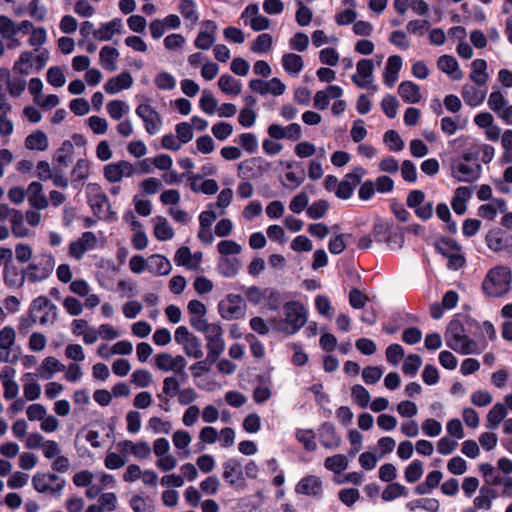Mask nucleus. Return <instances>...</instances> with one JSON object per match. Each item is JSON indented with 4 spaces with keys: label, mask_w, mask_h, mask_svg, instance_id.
Here are the masks:
<instances>
[{
    "label": "nucleus",
    "mask_w": 512,
    "mask_h": 512,
    "mask_svg": "<svg viewBox=\"0 0 512 512\" xmlns=\"http://www.w3.org/2000/svg\"><path fill=\"white\" fill-rule=\"evenodd\" d=\"M175 131L177 138L181 144H187L193 139V125L188 122H180L176 124Z\"/></svg>",
    "instance_id": "e2e57ef3"
},
{
    "label": "nucleus",
    "mask_w": 512,
    "mask_h": 512,
    "mask_svg": "<svg viewBox=\"0 0 512 512\" xmlns=\"http://www.w3.org/2000/svg\"><path fill=\"white\" fill-rule=\"evenodd\" d=\"M470 79L478 86H483L489 79L487 62L484 59H475L471 63Z\"/></svg>",
    "instance_id": "473e14b6"
},
{
    "label": "nucleus",
    "mask_w": 512,
    "mask_h": 512,
    "mask_svg": "<svg viewBox=\"0 0 512 512\" xmlns=\"http://www.w3.org/2000/svg\"><path fill=\"white\" fill-rule=\"evenodd\" d=\"M273 44V37L269 33H262L256 37L252 42L251 50L254 53H266L268 52Z\"/></svg>",
    "instance_id": "8fccbe9b"
},
{
    "label": "nucleus",
    "mask_w": 512,
    "mask_h": 512,
    "mask_svg": "<svg viewBox=\"0 0 512 512\" xmlns=\"http://www.w3.org/2000/svg\"><path fill=\"white\" fill-rule=\"evenodd\" d=\"M298 8L295 14L296 22L299 26L305 27L308 26L313 18L312 10L304 5L301 0H296Z\"/></svg>",
    "instance_id": "5fc2aeb1"
},
{
    "label": "nucleus",
    "mask_w": 512,
    "mask_h": 512,
    "mask_svg": "<svg viewBox=\"0 0 512 512\" xmlns=\"http://www.w3.org/2000/svg\"><path fill=\"white\" fill-rule=\"evenodd\" d=\"M190 189L194 193H203L205 195H214L219 190V185L214 179H205L200 185H197L196 182L191 181Z\"/></svg>",
    "instance_id": "3c124183"
},
{
    "label": "nucleus",
    "mask_w": 512,
    "mask_h": 512,
    "mask_svg": "<svg viewBox=\"0 0 512 512\" xmlns=\"http://www.w3.org/2000/svg\"><path fill=\"white\" fill-rule=\"evenodd\" d=\"M46 80L51 86L55 88L64 86L66 82L65 75L59 66H51L47 70Z\"/></svg>",
    "instance_id": "6e6d98bb"
},
{
    "label": "nucleus",
    "mask_w": 512,
    "mask_h": 512,
    "mask_svg": "<svg viewBox=\"0 0 512 512\" xmlns=\"http://www.w3.org/2000/svg\"><path fill=\"white\" fill-rule=\"evenodd\" d=\"M512 272L508 266L491 268L482 281V291L489 298H501L511 290Z\"/></svg>",
    "instance_id": "f257e3e1"
},
{
    "label": "nucleus",
    "mask_w": 512,
    "mask_h": 512,
    "mask_svg": "<svg viewBox=\"0 0 512 512\" xmlns=\"http://www.w3.org/2000/svg\"><path fill=\"white\" fill-rule=\"evenodd\" d=\"M329 202L325 199L314 201L306 209V214L310 219L318 220L323 218L329 210Z\"/></svg>",
    "instance_id": "79ce46f5"
},
{
    "label": "nucleus",
    "mask_w": 512,
    "mask_h": 512,
    "mask_svg": "<svg viewBox=\"0 0 512 512\" xmlns=\"http://www.w3.org/2000/svg\"><path fill=\"white\" fill-rule=\"evenodd\" d=\"M31 68L32 52L25 51L20 55L18 61L15 62L13 67V76L10 78V83L8 84L7 90L12 96H20L26 86L28 87L29 92L32 93V80L27 85L24 78L25 75L30 73Z\"/></svg>",
    "instance_id": "7ed1b4c3"
},
{
    "label": "nucleus",
    "mask_w": 512,
    "mask_h": 512,
    "mask_svg": "<svg viewBox=\"0 0 512 512\" xmlns=\"http://www.w3.org/2000/svg\"><path fill=\"white\" fill-rule=\"evenodd\" d=\"M55 267V258L51 254L34 256V282L47 279Z\"/></svg>",
    "instance_id": "f3484780"
},
{
    "label": "nucleus",
    "mask_w": 512,
    "mask_h": 512,
    "mask_svg": "<svg viewBox=\"0 0 512 512\" xmlns=\"http://www.w3.org/2000/svg\"><path fill=\"white\" fill-rule=\"evenodd\" d=\"M42 449L47 459H54L61 453L59 444L54 440H46L42 434L34 432V450Z\"/></svg>",
    "instance_id": "b1692460"
},
{
    "label": "nucleus",
    "mask_w": 512,
    "mask_h": 512,
    "mask_svg": "<svg viewBox=\"0 0 512 512\" xmlns=\"http://www.w3.org/2000/svg\"><path fill=\"white\" fill-rule=\"evenodd\" d=\"M383 370L379 366H367L362 371L363 381L367 385L376 384L382 377Z\"/></svg>",
    "instance_id": "774afa93"
},
{
    "label": "nucleus",
    "mask_w": 512,
    "mask_h": 512,
    "mask_svg": "<svg viewBox=\"0 0 512 512\" xmlns=\"http://www.w3.org/2000/svg\"><path fill=\"white\" fill-rule=\"evenodd\" d=\"M398 107L399 101L396 98V96L392 94L385 95V97L381 101V108L389 119H393L396 117Z\"/></svg>",
    "instance_id": "4d7b16f0"
},
{
    "label": "nucleus",
    "mask_w": 512,
    "mask_h": 512,
    "mask_svg": "<svg viewBox=\"0 0 512 512\" xmlns=\"http://www.w3.org/2000/svg\"><path fill=\"white\" fill-rule=\"evenodd\" d=\"M154 226V236L159 241H168L173 238L174 230L163 216H156Z\"/></svg>",
    "instance_id": "c9c22d12"
},
{
    "label": "nucleus",
    "mask_w": 512,
    "mask_h": 512,
    "mask_svg": "<svg viewBox=\"0 0 512 512\" xmlns=\"http://www.w3.org/2000/svg\"><path fill=\"white\" fill-rule=\"evenodd\" d=\"M423 472H424V469H423L422 461H420L418 459H414L405 468V471H404L405 480L408 483H415L422 477Z\"/></svg>",
    "instance_id": "a18cd8bd"
},
{
    "label": "nucleus",
    "mask_w": 512,
    "mask_h": 512,
    "mask_svg": "<svg viewBox=\"0 0 512 512\" xmlns=\"http://www.w3.org/2000/svg\"><path fill=\"white\" fill-rule=\"evenodd\" d=\"M106 108L112 119L120 120L127 111L128 106L124 101L115 99L108 102Z\"/></svg>",
    "instance_id": "680f3d73"
},
{
    "label": "nucleus",
    "mask_w": 512,
    "mask_h": 512,
    "mask_svg": "<svg viewBox=\"0 0 512 512\" xmlns=\"http://www.w3.org/2000/svg\"><path fill=\"white\" fill-rule=\"evenodd\" d=\"M87 203L90 206L93 215L97 219H101V213L104 206H107V220L116 218V213L110 209V203L107 195L103 192L102 187L98 183H89L86 188Z\"/></svg>",
    "instance_id": "423d86ee"
},
{
    "label": "nucleus",
    "mask_w": 512,
    "mask_h": 512,
    "mask_svg": "<svg viewBox=\"0 0 512 512\" xmlns=\"http://www.w3.org/2000/svg\"><path fill=\"white\" fill-rule=\"evenodd\" d=\"M217 24L213 20H204L202 22V29L199 31L194 45L201 50H208L216 40Z\"/></svg>",
    "instance_id": "2eb2a0df"
},
{
    "label": "nucleus",
    "mask_w": 512,
    "mask_h": 512,
    "mask_svg": "<svg viewBox=\"0 0 512 512\" xmlns=\"http://www.w3.org/2000/svg\"><path fill=\"white\" fill-rule=\"evenodd\" d=\"M218 102L211 91L204 90L199 100L200 109L208 114L213 115L216 112Z\"/></svg>",
    "instance_id": "09e8293b"
},
{
    "label": "nucleus",
    "mask_w": 512,
    "mask_h": 512,
    "mask_svg": "<svg viewBox=\"0 0 512 512\" xmlns=\"http://www.w3.org/2000/svg\"><path fill=\"white\" fill-rule=\"evenodd\" d=\"M295 492L305 496L321 498L323 495L322 480L316 475H306L296 484Z\"/></svg>",
    "instance_id": "4468645a"
},
{
    "label": "nucleus",
    "mask_w": 512,
    "mask_h": 512,
    "mask_svg": "<svg viewBox=\"0 0 512 512\" xmlns=\"http://www.w3.org/2000/svg\"><path fill=\"white\" fill-rule=\"evenodd\" d=\"M295 436L296 439L304 445L306 451L313 452L316 450L315 433L312 429H297Z\"/></svg>",
    "instance_id": "de8ad7c7"
},
{
    "label": "nucleus",
    "mask_w": 512,
    "mask_h": 512,
    "mask_svg": "<svg viewBox=\"0 0 512 512\" xmlns=\"http://www.w3.org/2000/svg\"><path fill=\"white\" fill-rule=\"evenodd\" d=\"M223 479L236 491H243L247 487L241 460L229 458L223 463Z\"/></svg>",
    "instance_id": "6e6552de"
},
{
    "label": "nucleus",
    "mask_w": 512,
    "mask_h": 512,
    "mask_svg": "<svg viewBox=\"0 0 512 512\" xmlns=\"http://www.w3.org/2000/svg\"><path fill=\"white\" fill-rule=\"evenodd\" d=\"M119 51L112 46H103L99 53L101 66L107 71H115L117 69L116 61L119 57Z\"/></svg>",
    "instance_id": "72a5a7b5"
},
{
    "label": "nucleus",
    "mask_w": 512,
    "mask_h": 512,
    "mask_svg": "<svg viewBox=\"0 0 512 512\" xmlns=\"http://www.w3.org/2000/svg\"><path fill=\"white\" fill-rule=\"evenodd\" d=\"M104 177L110 183L120 182L124 177V170L121 168L120 161L105 165Z\"/></svg>",
    "instance_id": "603ef678"
},
{
    "label": "nucleus",
    "mask_w": 512,
    "mask_h": 512,
    "mask_svg": "<svg viewBox=\"0 0 512 512\" xmlns=\"http://www.w3.org/2000/svg\"><path fill=\"white\" fill-rule=\"evenodd\" d=\"M438 68L444 73L448 74L454 81H459L463 78V72L459 67L457 59L452 55H442L438 59Z\"/></svg>",
    "instance_id": "5701e85b"
},
{
    "label": "nucleus",
    "mask_w": 512,
    "mask_h": 512,
    "mask_svg": "<svg viewBox=\"0 0 512 512\" xmlns=\"http://www.w3.org/2000/svg\"><path fill=\"white\" fill-rule=\"evenodd\" d=\"M464 313H457L454 315L452 320L448 323L445 331V339H450L453 343L459 342V340L466 335V324L463 319Z\"/></svg>",
    "instance_id": "412c9836"
},
{
    "label": "nucleus",
    "mask_w": 512,
    "mask_h": 512,
    "mask_svg": "<svg viewBox=\"0 0 512 512\" xmlns=\"http://www.w3.org/2000/svg\"><path fill=\"white\" fill-rule=\"evenodd\" d=\"M489 249L494 252L510 251L512 249V236L507 235L501 228H493L485 237Z\"/></svg>",
    "instance_id": "ddd939ff"
},
{
    "label": "nucleus",
    "mask_w": 512,
    "mask_h": 512,
    "mask_svg": "<svg viewBox=\"0 0 512 512\" xmlns=\"http://www.w3.org/2000/svg\"><path fill=\"white\" fill-rule=\"evenodd\" d=\"M65 484L66 481L62 478L60 482L55 485H51L42 473L34 474V490H37L40 493H50L51 495L59 496Z\"/></svg>",
    "instance_id": "393cba45"
},
{
    "label": "nucleus",
    "mask_w": 512,
    "mask_h": 512,
    "mask_svg": "<svg viewBox=\"0 0 512 512\" xmlns=\"http://www.w3.org/2000/svg\"><path fill=\"white\" fill-rule=\"evenodd\" d=\"M131 381L140 388L148 387L152 382V374L146 369H136L131 375Z\"/></svg>",
    "instance_id": "338daca9"
},
{
    "label": "nucleus",
    "mask_w": 512,
    "mask_h": 512,
    "mask_svg": "<svg viewBox=\"0 0 512 512\" xmlns=\"http://www.w3.org/2000/svg\"><path fill=\"white\" fill-rule=\"evenodd\" d=\"M135 112L144 122L145 129L149 135H155L160 130L162 124L161 116L151 105L140 104Z\"/></svg>",
    "instance_id": "f8f14e48"
},
{
    "label": "nucleus",
    "mask_w": 512,
    "mask_h": 512,
    "mask_svg": "<svg viewBox=\"0 0 512 512\" xmlns=\"http://www.w3.org/2000/svg\"><path fill=\"white\" fill-rule=\"evenodd\" d=\"M133 85V77L130 72L123 71L117 76L107 80L104 90L107 94L115 95L122 90L129 89Z\"/></svg>",
    "instance_id": "6ab92c4d"
},
{
    "label": "nucleus",
    "mask_w": 512,
    "mask_h": 512,
    "mask_svg": "<svg viewBox=\"0 0 512 512\" xmlns=\"http://www.w3.org/2000/svg\"><path fill=\"white\" fill-rule=\"evenodd\" d=\"M241 268V261L237 257H220L217 265L219 273L225 278L235 277Z\"/></svg>",
    "instance_id": "c756f323"
},
{
    "label": "nucleus",
    "mask_w": 512,
    "mask_h": 512,
    "mask_svg": "<svg viewBox=\"0 0 512 512\" xmlns=\"http://www.w3.org/2000/svg\"><path fill=\"white\" fill-rule=\"evenodd\" d=\"M239 143L249 154H254L258 151V138L254 133L246 132L240 134Z\"/></svg>",
    "instance_id": "13d9d810"
},
{
    "label": "nucleus",
    "mask_w": 512,
    "mask_h": 512,
    "mask_svg": "<svg viewBox=\"0 0 512 512\" xmlns=\"http://www.w3.org/2000/svg\"><path fill=\"white\" fill-rule=\"evenodd\" d=\"M472 190L467 186L456 188L451 200V207L457 215H464L467 211V200L471 197Z\"/></svg>",
    "instance_id": "bb28decb"
},
{
    "label": "nucleus",
    "mask_w": 512,
    "mask_h": 512,
    "mask_svg": "<svg viewBox=\"0 0 512 512\" xmlns=\"http://www.w3.org/2000/svg\"><path fill=\"white\" fill-rule=\"evenodd\" d=\"M462 97L467 105L476 107L484 101L486 92L474 86H464L462 89Z\"/></svg>",
    "instance_id": "58836bf2"
},
{
    "label": "nucleus",
    "mask_w": 512,
    "mask_h": 512,
    "mask_svg": "<svg viewBox=\"0 0 512 512\" xmlns=\"http://www.w3.org/2000/svg\"><path fill=\"white\" fill-rule=\"evenodd\" d=\"M207 361L209 364L215 363L220 355L223 353L225 349V343L224 340H212V338L207 337Z\"/></svg>",
    "instance_id": "c03bdc74"
},
{
    "label": "nucleus",
    "mask_w": 512,
    "mask_h": 512,
    "mask_svg": "<svg viewBox=\"0 0 512 512\" xmlns=\"http://www.w3.org/2000/svg\"><path fill=\"white\" fill-rule=\"evenodd\" d=\"M4 282L9 287H20L25 281H32V264L27 269H18L13 262L5 263Z\"/></svg>",
    "instance_id": "9b49d317"
},
{
    "label": "nucleus",
    "mask_w": 512,
    "mask_h": 512,
    "mask_svg": "<svg viewBox=\"0 0 512 512\" xmlns=\"http://www.w3.org/2000/svg\"><path fill=\"white\" fill-rule=\"evenodd\" d=\"M65 366L55 357L48 356L46 357L42 364L37 368V372L34 373L35 376H39L43 379H50L56 372L64 370Z\"/></svg>",
    "instance_id": "cd10ccee"
},
{
    "label": "nucleus",
    "mask_w": 512,
    "mask_h": 512,
    "mask_svg": "<svg viewBox=\"0 0 512 512\" xmlns=\"http://www.w3.org/2000/svg\"><path fill=\"white\" fill-rule=\"evenodd\" d=\"M507 103L508 101L505 99V97L499 90L491 92L488 99V106L497 115H499L502 112Z\"/></svg>",
    "instance_id": "69168bd1"
},
{
    "label": "nucleus",
    "mask_w": 512,
    "mask_h": 512,
    "mask_svg": "<svg viewBox=\"0 0 512 512\" xmlns=\"http://www.w3.org/2000/svg\"><path fill=\"white\" fill-rule=\"evenodd\" d=\"M319 441L327 449H336L340 446L341 437L337 434L332 422H323L319 429Z\"/></svg>",
    "instance_id": "a211bd4d"
},
{
    "label": "nucleus",
    "mask_w": 512,
    "mask_h": 512,
    "mask_svg": "<svg viewBox=\"0 0 512 512\" xmlns=\"http://www.w3.org/2000/svg\"><path fill=\"white\" fill-rule=\"evenodd\" d=\"M271 163L266 159L257 156L241 162L238 166L239 171L242 172V177L246 179H257L264 173L268 172Z\"/></svg>",
    "instance_id": "9d476101"
},
{
    "label": "nucleus",
    "mask_w": 512,
    "mask_h": 512,
    "mask_svg": "<svg viewBox=\"0 0 512 512\" xmlns=\"http://www.w3.org/2000/svg\"><path fill=\"white\" fill-rule=\"evenodd\" d=\"M422 363L423 360L420 355L409 354L403 362L402 371L405 375L414 377L422 366Z\"/></svg>",
    "instance_id": "37998d69"
},
{
    "label": "nucleus",
    "mask_w": 512,
    "mask_h": 512,
    "mask_svg": "<svg viewBox=\"0 0 512 512\" xmlns=\"http://www.w3.org/2000/svg\"><path fill=\"white\" fill-rule=\"evenodd\" d=\"M348 464V457L344 454H335L327 457L324 461V467L335 474H340L342 471L347 469Z\"/></svg>",
    "instance_id": "a19ab883"
},
{
    "label": "nucleus",
    "mask_w": 512,
    "mask_h": 512,
    "mask_svg": "<svg viewBox=\"0 0 512 512\" xmlns=\"http://www.w3.org/2000/svg\"><path fill=\"white\" fill-rule=\"evenodd\" d=\"M406 507L410 512L415 511L417 508L424 509L428 512H438L440 509V502L435 498H419L408 502Z\"/></svg>",
    "instance_id": "4c0bfd02"
},
{
    "label": "nucleus",
    "mask_w": 512,
    "mask_h": 512,
    "mask_svg": "<svg viewBox=\"0 0 512 512\" xmlns=\"http://www.w3.org/2000/svg\"><path fill=\"white\" fill-rule=\"evenodd\" d=\"M507 408L504 404L498 402L490 409L487 414L488 429H495L506 417Z\"/></svg>",
    "instance_id": "e433bc0d"
},
{
    "label": "nucleus",
    "mask_w": 512,
    "mask_h": 512,
    "mask_svg": "<svg viewBox=\"0 0 512 512\" xmlns=\"http://www.w3.org/2000/svg\"><path fill=\"white\" fill-rule=\"evenodd\" d=\"M398 94L405 103L417 104L421 100L419 85L409 80L402 81L399 84Z\"/></svg>",
    "instance_id": "a878e982"
},
{
    "label": "nucleus",
    "mask_w": 512,
    "mask_h": 512,
    "mask_svg": "<svg viewBox=\"0 0 512 512\" xmlns=\"http://www.w3.org/2000/svg\"><path fill=\"white\" fill-rule=\"evenodd\" d=\"M246 303L240 294L230 293L219 301L218 312L224 320L241 319L245 316Z\"/></svg>",
    "instance_id": "0eeeda50"
},
{
    "label": "nucleus",
    "mask_w": 512,
    "mask_h": 512,
    "mask_svg": "<svg viewBox=\"0 0 512 512\" xmlns=\"http://www.w3.org/2000/svg\"><path fill=\"white\" fill-rule=\"evenodd\" d=\"M402 64L403 60L400 55H391L388 57L386 67L383 72V82L386 86L393 87L397 82Z\"/></svg>",
    "instance_id": "aec40b11"
},
{
    "label": "nucleus",
    "mask_w": 512,
    "mask_h": 512,
    "mask_svg": "<svg viewBox=\"0 0 512 512\" xmlns=\"http://www.w3.org/2000/svg\"><path fill=\"white\" fill-rule=\"evenodd\" d=\"M281 63L284 71L289 75L297 76L304 67L302 56L296 53H286L282 56Z\"/></svg>",
    "instance_id": "7c9ffc66"
},
{
    "label": "nucleus",
    "mask_w": 512,
    "mask_h": 512,
    "mask_svg": "<svg viewBox=\"0 0 512 512\" xmlns=\"http://www.w3.org/2000/svg\"><path fill=\"white\" fill-rule=\"evenodd\" d=\"M351 396L354 402L361 408H366L371 400L369 391L360 384H355L352 386Z\"/></svg>",
    "instance_id": "49530a36"
},
{
    "label": "nucleus",
    "mask_w": 512,
    "mask_h": 512,
    "mask_svg": "<svg viewBox=\"0 0 512 512\" xmlns=\"http://www.w3.org/2000/svg\"><path fill=\"white\" fill-rule=\"evenodd\" d=\"M447 346L461 355H477L482 352V350L479 349L478 343L468 334H466L459 340V342L456 343H453L450 339H447Z\"/></svg>",
    "instance_id": "4be33fe9"
},
{
    "label": "nucleus",
    "mask_w": 512,
    "mask_h": 512,
    "mask_svg": "<svg viewBox=\"0 0 512 512\" xmlns=\"http://www.w3.org/2000/svg\"><path fill=\"white\" fill-rule=\"evenodd\" d=\"M357 74L352 76V81L359 88H369L372 84L374 64L371 59L363 58L357 62Z\"/></svg>",
    "instance_id": "dca6fc26"
},
{
    "label": "nucleus",
    "mask_w": 512,
    "mask_h": 512,
    "mask_svg": "<svg viewBox=\"0 0 512 512\" xmlns=\"http://www.w3.org/2000/svg\"><path fill=\"white\" fill-rule=\"evenodd\" d=\"M220 90L227 95L237 96L241 93L242 84L230 74H223L218 80Z\"/></svg>",
    "instance_id": "f704fd0d"
},
{
    "label": "nucleus",
    "mask_w": 512,
    "mask_h": 512,
    "mask_svg": "<svg viewBox=\"0 0 512 512\" xmlns=\"http://www.w3.org/2000/svg\"><path fill=\"white\" fill-rule=\"evenodd\" d=\"M213 136L219 140H226L233 132V126L229 122L219 121L211 128Z\"/></svg>",
    "instance_id": "052dcab7"
},
{
    "label": "nucleus",
    "mask_w": 512,
    "mask_h": 512,
    "mask_svg": "<svg viewBox=\"0 0 512 512\" xmlns=\"http://www.w3.org/2000/svg\"><path fill=\"white\" fill-rule=\"evenodd\" d=\"M284 319L283 327L279 330L286 335H293L297 333L307 322V310L305 306L299 301H288L283 305Z\"/></svg>",
    "instance_id": "39448f33"
},
{
    "label": "nucleus",
    "mask_w": 512,
    "mask_h": 512,
    "mask_svg": "<svg viewBox=\"0 0 512 512\" xmlns=\"http://www.w3.org/2000/svg\"><path fill=\"white\" fill-rule=\"evenodd\" d=\"M408 489L399 482H392L388 484L382 491L381 497L386 502H391L398 497H407Z\"/></svg>",
    "instance_id": "ea45409f"
},
{
    "label": "nucleus",
    "mask_w": 512,
    "mask_h": 512,
    "mask_svg": "<svg viewBox=\"0 0 512 512\" xmlns=\"http://www.w3.org/2000/svg\"><path fill=\"white\" fill-rule=\"evenodd\" d=\"M155 85L161 90H172L176 86V79L174 76L166 71L158 73L154 79Z\"/></svg>",
    "instance_id": "bf43d9fd"
},
{
    "label": "nucleus",
    "mask_w": 512,
    "mask_h": 512,
    "mask_svg": "<svg viewBox=\"0 0 512 512\" xmlns=\"http://www.w3.org/2000/svg\"><path fill=\"white\" fill-rule=\"evenodd\" d=\"M217 249L222 257H228L229 255L239 254L242 250V247L240 244L233 240H221L217 244Z\"/></svg>",
    "instance_id": "0e129e2a"
},
{
    "label": "nucleus",
    "mask_w": 512,
    "mask_h": 512,
    "mask_svg": "<svg viewBox=\"0 0 512 512\" xmlns=\"http://www.w3.org/2000/svg\"><path fill=\"white\" fill-rule=\"evenodd\" d=\"M383 141L391 151L399 152L404 148L403 140L399 133L394 129L387 130L384 133Z\"/></svg>",
    "instance_id": "864d4df0"
},
{
    "label": "nucleus",
    "mask_w": 512,
    "mask_h": 512,
    "mask_svg": "<svg viewBox=\"0 0 512 512\" xmlns=\"http://www.w3.org/2000/svg\"><path fill=\"white\" fill-rule=\"evenodd\" d=\"M482 166L480 163H475L470 166L460 159H453L451 162V176L457 182L473 183L481 176Z\"/></svg>",
    "instance_id": "1a4fd4ad"
},
{
    "label": "nucleus",
    "mask_w": 512,
    "mask_h": 512,
    "mask_svg": "<svg viewBox=\"0 0 512 512\" xmlns=\"http://www.w3.org/2000/svg\"><path fill=\"white\" fill-rule=\"evenodd\" d=\"M372 232L377 243H385L391 250L401 249L404 245V228L395 225L391 220L377 217L373 223Z\"/></svg>",
    "instance_id": "f03ea898"
},
{
    "label": "nucleus",
    "mask_w": 512,
    "mask_h": 512,
    "mask_svg": "<svg viewBox=\"0 0 512 512\" xmlns=\"http://www.w3.org/2000/svg\"><path fill=\"white\" fill-rule=\"evenodd\" d=\"M433 246L438 254L448 260L449 270L457 271L466 265V258L461 253L462 246L454 238L440 236Z\"/></svg>",
    "instance_id": "20e7f679"
},
{
    "label": "nucleus",
    "mask_w": 512,
    "mask_h": 512,
    "mask_svg": "<svg viewBox=\"0 0 512 512\" xmlns=\"http://www.w3.org/2000/svg\"><path fill=\"white\" fill-rule=\"evenodd\" d=\"M172 265L167 257L161 254H153L149 258L148 271L159 276L168 275Z\"/></svg>",
    "instance_id": "c85d7f7f"
},
{
    "label": "nucleus",
    "mask_w": 512,
    "mask_h": 512,
    "mask_svg": "<svg viewBox=\"0 0 512 512\" xmlns=\"http://www.w3.org/2000/svg\"><path fill=\"white\" fill-rule=\"evenodd\" d=\"M13 373L14 369L9 366H5L0 373V381L4 387V397L8 400L15 398L18 394V385L11 379Z\"/></svg>",
    "instance_id": "2f4dec72"
}]
</instances>
